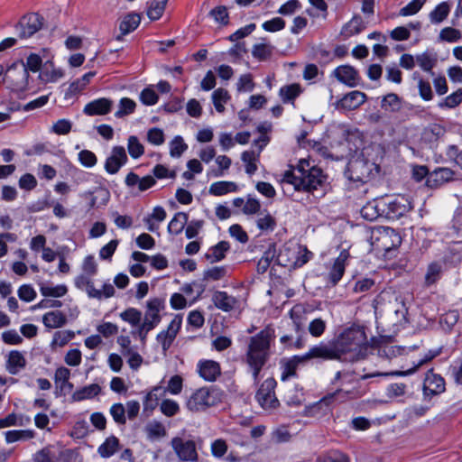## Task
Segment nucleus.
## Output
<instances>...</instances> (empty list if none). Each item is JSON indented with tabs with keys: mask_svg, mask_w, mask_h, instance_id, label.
Returning <instances> with one entry per match:
<instances>
[{
	"mask_svg": "<svg viewBox=\"0 0 462 462\" xmlns=\"http://www.w3.org/2000/svg\"><path fill=\"white\" fill-rule=\"evenodd\" d=\"M334 342L342 361L356 362L367 355L369 345L364 326L352 324L345 328Z\"/></svg>",
	"mask_w": 462,
	"mask_h": 462,
	"instance_id": "1",
	"label": "nucleus"
},
{
	"mask_svg": "<svg viewBox=\"0 0 462 462\" xmlns=\"http://www.w3.org/2000/svg\"><path fill=\"white\" fill-rule=\"evenodd\" d=\"M274 329L267 326L249 339L245 362L249 366L254 383L271 356V344L274 338Z\"/></svg>",
	"mask_w": 462,
	"mask_h": 462,
	"instance_id": "2",
	"label": "nucleus"
},
{
	"mask_svg": "<svg viewBox=\"0 0 462 462\" xmlns=\"http://www.w3.org/2000/svg\"><path fill=\"white\" fill-rule=\"evenodd\" d=\"M304 164L309 166L307 162H300V165L297 168L298 174L291 171H286L283 175L282 182L293 185L296 190L312 193L319 187H323L326 181V175L323 174L321 169L317 167L305 170Z\"/></svg>",
	"mask_w": 462,
	"mask_h": 462,
	"instance_id": "3",
	"label": "nucleus"
},
{
	"mask_svg": "<svg viewBox=\"0 0 462 462\" xmlns=\"http://www.w3.org/2000/svg\"><path fill=\"white\" fill-rule=\"evenodd\" d=\"M223 393L215 386L197 389L186 401V408L194 413L206 411L222 402Z\"/></svg>",
	"mask_w": 462,
	"mask_h": 462,
	"instance_id": "4",
	"label": "nucleus"
},
{
	"mask_svg": "<svg viewBox=\"0 0 462 462\" xmlns=\"http://www.w3.org/2000/svg\"><path fill=\"white\" fill-rule=\"evenodd\" d=\"M42 58L32 53L27 57L26 63H14L5 71L4 80L14 88H22L29 76L28 70L36 72L41 69Z\"/></svg>",
	"mask_w": 462,
	"mask_h": 462,
	"instance_id": "5",
	"label": "nucleus"
},
{
	"mask_svg": "<svg viewBox=\"0 0 462 462\" xmlns=\"http://www.w3.org/2000/svg\"><path fill=\"white\" fill-rule=\"evenodd\" d=\"M369 240L372 250L376 254H383L384 256L402 244V237L399 233L388 226L373 228Z\"/></svg>",
	"mask_w": 462,
	"mask_h": 462,
	"instance_id": "6",
	"label": "nucleus"
},
{
	"mask_svg": "<svg viewBox=\"0 0 462 462\" xmlns=\"http://www.w3.org/2000/svg\"><path fill=\"white\" fill-rule=\"evenodd\" d=\"M402 307H406L404 297L396 293H383L374 300L375 314L392 316V312Z\"/></svg>",
	"mask_w": 462,
	"mask_h": 462,
	"instance_id": "7",
	"label": "nucleus"
},
{
	"mask_svg": "<svg viewBox=\"0 0 462 462\" xmlns=\"http://www.w3.org/2000/svg\"><path fill=\"white\" fill-rule=\"evenodd\" d=\"M276 385L277 383L274 378H267L263 382L255 394V399L264 410H274L280 405L274 392Z\"/></svg>",
	"mask_w": 462,
	"mask_h": 462,
	"instance_id": "8",
	"label": "nucleus"
},
{
	"mask_svg": "<svg viewBox=\"0 0 462 462\" xmlns=\"http://www.w3.org/2000/svg\"><path fill=\"white\" fill-rule=\"evenodd\" d=\"M303 356L307 363L312 359L342 361L334 339L313 346Z\"/></svg>",
	"mask_w": 462,
	"mask_h": 462,
	"instance_id": "9",
	"label": "nucleus"
},
{
	"mask_svg": "<svg viewBox=\"0 0 462 462\" xmlns=\"http://www.w3.org/2000/svg\"><path fill=\"white\" fill-rule=\"evenodd\" d=\"M171 445L181 462H198L199 454L194 440L175 437L171 440Z\"/></svg>",
	"mask_w": 462,
	"mask_h": 462,
	"instance_id": "10",
	"label": "nucleus"
},
{
	"mask_svg": "<svg viewBox=\"0 0 462 462\" xmlns=\"http://www.w3.org/2000/svg\"><path fill=\"white\" fill-rule=\"evenodd\" d=\"M164 300L153 298L146 302V310L142 324L155 328L162 320L160 312L164 310Z\"/></svg>",
	"mask_w": 462,
	"mask_h": 462,
	"instance_id": "11",
	"label": "nucleus"
},
{
	"mask_svg": "<svg viewBox=\"0 0 462 462\" xmlns=\"http://www.w3.org/2000/svg\"><path fill=\"white\" fill-rule=\"evenodd\" d=\"M42 21L43 18L35 13L24 15L16 25V29L19 30V37L24 39L33 35L42 28Z\"/></svg>",
	"mask_w": 462,
	"mask_h": 462,
	"instance_id": "12",
	"label": "nucleus"
},
{
	"mask_svg": "<svg viewBox=\"0 0 462 462\" xmlns=\"http://www.w3.org/2000/svg\"><path fill=\"white\" fill-rule=\"evenodd\" d=\"M332 76L348 88H355L361 81L359 72L350 65L338 66L333 70Z\"/></svg>",
	"mask_w": 462,
	"mask_h": 462,
	"instance_id": "13",
	"label": "nucleus"
},
{
	"mask_svg": "<svg viewBox=\"0 0 462 462\" xmlns=\"http://www.w3.org/2000/svg\"><path fill=\"white\" fill-rule=\"evenodd\" d=\"M127 160L125 149L123 146H115L106 160L105 170L109 174H116L127 162Z\"/></svg>",
	"mask_w": 462,
	"mask_h": 462,
	"instance_id": "14",
	"label": "nucleus"
},
{
	"mask_svg": "<svg viewBox=\"0 0 462 462\" xmlns=\"http://www.w3.org/2000/svg\"><path fill=\"white\" fill-rule=\"evenodd\" d=\"M373 163L363 159H356L348 164V169L351 172L350 179L355 181L366 182L372 172Z\"/></svg>",
	"mask_w": 462,
	"mask_h": 462,
	"instance_id": "15",
	"label": "nucleus"
},
{
	"mask_svg": "<svg viewBox=\"0 0 462 462\" xmlns=\"http://www.w3.org/2000/svg\"><path fill=\"white\" fill-rule=\"evenodd\" d=\"M342 393L341 389L328 393L312 405L307 406L304 410V415L310 417L322 416L328 411L329 405L334 402L335 397Z\"/></svg>",
	"mask_w": 462,
	"mask_h": 462,
	"instance_id": "16",
	"label": "nucleus"
},
{
	"mask_svg": "<svg viewBox=\"0 0 462 462\" xmlns=\"http://www.w3.org/2000/svg\"><path fill=\"white\" fill-rule=\"evenodd\" d=\"M282 374L281 380L285 382L292 377H297V369L300 365H304L307 364V361L304 358V356H293L291 358H283L280 362Z\"/></svg>",
	"mask_w": 462,
	"mask_h": 462,
	"instance_id": "17",
	"label": "nucleus"
},
{
	"mask_svg": "<svg viewBox=\"0 0 462 462\" xmlns=\"http://www.w3.org/2000/svg\"><path fill=\"white\" fill-rule=\"evenodd\" d=\"M366 95L361 91L354 90L346 94L336 103L337 109L354 110L366 101Z\"/></svg>",
	"mask_w": 462,
	"mask_h": 462,
	"instance_id": "18",
	"label": "nucleus"
},
{
	"mask_svg": "<svg viewBox=\"0 0 462 462\" xmlns=\"http://www.w3.org/2000/svg\"><path fill=\"white\" fill-rule=\"evenodd\" d=\"M113 101L111 99L101 97L88 103L83 109V113L89 116H105L111 112Z\"/></svg>",
	"mask_w": 462,
	"mask_h": 462,
	"instance_id": "19",
	"label": "nucleus"
},
{
	"mask_svg": "<svg viewBox=\"0 0 462 462\" xmlns=\"http://www.w3.org/2000/svg\"><path fill=\"white\" fill-rule=\"evenodd\" d=\"M199 375L206 381L215 382L221 374L219 363L213 360L200 361L198 365Z\"/></svg>",
	"mask_w": 462,
	"mask_h": 462,
	"instance_id": "20",
	"label": "nucleus"
},
{
	"mask_svg": "<svg viewBox=\"0 0 462 462\" xmlns=\"http://www.w3.org/2000/svg\"><path fill=\"white\" fill-rule=\"evenodd\" d=\"M215 306L226 312H229L236 306L238 300L228 295L226 291H217L212 297Z\"/></svg>",
	"mask_w": 462,
	"mask_h": 462,
	"instance_id": "21",
	"label": "nucleus"
},
{
	"mask_svg": "<svg viewBox=\"0 0 462 462\" xmlns=\"http://www.w3.org/2000/svg\"><path fill=\"white\" fill-rule=\"evenodd\" d=\"M141 16L136 13L126 14L119 24L121 34L116 36V40L121 41L123 36L134 32L140 24Z\"/></svg>",
	"mask_w": 462,
	"mask_h": 462,
	"instance_id": "22",
	"label": "nucleus"
},
{
	"mask_svg": "<svg viewBox=\"0 0 462 462\" xmlns=\"http://www.w3.org/2000/svg\"><path fill=\"white\" fill-rule=\"evenodd\" d=\"M230 249L229 243L226 241H220L216 245L211 246L205 254V258L211 263L223 260L226 253Z\"/></svg>",
	"mask_w": 462,
	"mask_h": 462,
	"instance_id": "23",
	"label": "nucleus"
},
{
	"mask_svg": "<svg viewBox=\"0 0 462 462\" xmlns=\"http://www.w3.org/2000/svg\"><path fill=\"white\" fill-rule=\"evenodd\" d=\"M25 365L26 360L21 352L13 350L9 353L6 362V370L11 374H16L21 369L24 368Z\"/></svg>",
	"mask_w": 462,
	"mask_h": 462,
	"instance_id": "24",
	"label": "nucleus"
},
{
	"mask_svg": "<svg viewBox=\"0 0 462 462\" xmlns=\"http://www.w3.org/2000/svg\"><path fill=\"white\" fill-rule=\"evenodd\" d=\"M300 253V247L291 248L285 246L277 254V264L284 267H293V260Z\"/></svg>",
	"mask_w": 462,
	"mask_h": 462,
	"instance_id": "25",
	"label": "nucleus"
},
{
	"mask_svg": "<svg viewBox=\"0 0 462 462\" xmlns=\"http://www.w3.org/2000/svg\"><path fill=\"white\" fill-rule=\"evenodd\" d=\"M346 256L341 253L340 255L335 260L332 268L328 273V281L332 285H336L343 277L345 273V261Z\"/></svg>",
	"mask_w": 462,
	"mask_h": 462,
	"instance_id": "26",
	"label": "nucleus"
},
{
	"mask_svg": "<svg viewBox=\"0 0 462 462\" xmlns=\"http://www.w3.org/2000/svg\"><path fill=\"white\" fill-rule=\"evenodd\" d=\"M101 387L97 383H92L75 391L71 396L74 402H81L86 399H92L98 395Z\"/></svg>",
	"mask_w": 462,
	"mask_h": 462,
	"instance_id": "27",
	"label": "nucleus"
},
{
	"mask_svg": "<svg viewBox=\"0 0 462 462\" xmlns=\"http://www.w3.org/2000/svg\"><path fill=\"white\" fill-rule=\"evenodd\" d=\"M42 322L50 328H61L67 322L66 316L59 310L50 311L43 315Z\"/></svg>",
	"mask_w": 462,
	"mask_h": 462,
	"instance_id": "28",
	"label": "nucleus"
},
{
	"mask_svg": "<svg viewBox=\"0 0 462 462\" xmlns=\"http://www.w3.org/2000/svg\"><path fill=\"white\" fill-rule=\"evenodd\" d=\"M366 25L360 15H355L353 18L343 27L341 34L345 37H350L358 34L365 29Z\"/></svg>",
	"mask_w": 462,
	"mask_h": 462,
	"instance_id": "29",
	"label": "nucleus"
},
{
	"mask_svg": "<svg viewBox=\"0 0 462 462\" xmlns=\"http://www.w3.org/2000/svg\"><path fill=\"white\" fill-rule=\"evenodd\" d=\"M273 260L277 261V250L275 245L272 244L258 261L257 272L259 273H265Z\"/></svg>",
	"mask_w": 462,
	"mask_h": 462,
	"instance_id": "30",
	"label": "nucleus"
},
{
	"mask_svg": "<svg viewBox=\"0 0 462 462\" xmlns=\"http://www.w3.org/2000/svg\"><path fill=\"white\" fill-rule=\"evenodd\" d=\"M189 217L184 212H178L174 215L168 226V232L174 235H179L184 229Z\"/></svg>",
	"mask_w": 462,
	"mask_h": 462,
	"instance_id": "31",
	"label": "nucleus"
},
{
	"mask_svg": "<svg viewBox=\"0 0 462 462\" xmlns=\"http://www.w3.org/2000/svg\"><path fill=\"white\" fill-rule=\"evenodd\" d=\"M168 0H150L148 2L147 15L152 20L160 19L165 10Z\"/></svg>",
	"mask_w": 462,
	"mask_h": 462,
	"instance_id": "32",
	"label": "nucleus"
},
{
	"mask_svg": "<svg viewBox=\"0 0 462 462\" xmlns=\"http://www.w3.org/2000/svg\"><path fill=\"white\" fill-rule=\"evenodd\" d=\"M230 99V95L228 91L225 88H218L212 93V102L216 110L218 113H224L225 111V104H226Z\"/></svg>",
	"mask_w": 462,
	"mask_h": 462,
	"instance_id": "33",
	"label": "nucleus"
},
{
	"mask_svg": "<svg viewBox=\"0 0 462 462\" xmlns=\"http://www.w3.org/2000/svg\"><path fill=\"white\" fill-rule=\"evenodd\" d=\"M238 189L237 185L232 181H217L209 188V193L214 196H222L229 192H235Z\"/></svg>",
	"mask_w": 462,
	"mask_h": 462,
	"instance_id": "34",
	"label": "nucleus"
},
{
	"mask_svg": "<svg viewBox=\"0 0 462 462\" xmlns=\"http://www.w3.org/2000/svg\"><path fill=\"white\" fill-rule=\"evenodd\" d=\"M300 93L301 88L300 84L297 83L283 86L279 91V95L283 103L293 102Z\"/></svg>",
	"mask_w": 462,
	"mask_h": 462,
	"instance_id": "35",
	"label": "nucleus"
},
{
	"mask_svg": "<svg viewBox=\"0 0 462 462\" xmlns=\"http://www.w3.org/2000/svg\"><path fill=\"white\" fill-rule=\"evenodd\" d=\"M118 447L119 439L115 436H110L98 448V453L102 457H109L117 451Z\"/></svg>",
	"mask_w": 462,
	"mask_h": 462,
	"instance_id": "36",
	"label": "nucleus"
},
{
	"mask_svg": "<svg viewBox=\"0 0 462 462\" xmlns=\"http://www.w3.org/2000/svg\"><path fill=\"white\" fill-rule=\"evenodd\" d=\"M145 432L150 439L163 438L167 434L164 425L157 420L149 422L145 426Z\"/></svg>",
	"mask_w": 462,
	"mask_h": 462,
	"instance_id": "37",
	"label": "nucleus"
},
{
	"mask_svg": "<svg viewBox=\"0 0 462 462\" xmlns=\"http://www.w3.org/2000/svg\"><path fill=\"white\" fill-rule=\"evenodd\" d=\"M135 107L136 103L133 99L129 97H123L119 101L118 110L115 113V116L117 118H123L133 114Z\"/></svg>",
	"mask_w": 462,
	"mask_h": 462,
	"instance_id": "38",
	"label": "nucleus"
},
{
	"mask_svg": "<svg viewBox=\"0 0 462 462\" xmlns=\"http://www.w3.org/2000/svg\"><path fill=\"white\" fill-rule=\"evenodd\" d=\"M256 225L261 231H273L276 226V220L269 212L264 210V212L260 213Z\"/></svg>",
	"mask_w": 462,
	"mask_h": 462,
	"instance_id": "39",
	"label": "nucleus"
},
{
	"mask_svg": "<svg viewBox=\"0 0 462 462\" xmlns=\"http://www.w3.org/2000/svg\"><path fill=\"white\" fill-rule=\"evenodd\" d=\"M120 318L133 327H138L142 324V312L135 308H128L120 313Z\"/></svg>",
	"mask_w": 462,
	"mask_h": 462,
	"instance_id": "40",
	"label": "nucleus"
},
{
	"mask_svg": "<svg viewBox=\"0 0 462 462\" xmlns=\"http://www.w3.org/2000/svg\"><path fill=\"white\" fill-rule=\"evenodd\" d=\"M381 106L387 111L396 112L402 108V101L396 94L390 93L383 97Z\"/></svg>",
	"mask_w": 462,
	"mask_h": 462,
	"instance_id": "41",
	"label": "nucleus"
},
{
	"mask_svg": "<svg viewBox=\"0 0 462 462\" xmlns=\"http://www.w3.org/2000/svg\"><path fill=\"white\" fill-rule=\"evenodd\" d=\"M258 157L259 152L256 154L253 151H245L242 153L241 159L245 163V172L247 174L252 175L257 171L256 162Z\"/></svg>",
	"mask_w": 462,
	"mask_h": 462,
	"instance_id": "42",
	"label": "nucleus"
},
{
	"mask_svg": "<svg viewBox=\"0 0 462 462\" xmlns=\"http://www.w3.org/2000/svg\"><path fill=\"white\" fill-rule=\"evenodd\" d=\"M458 317L457 310H448L442 314L439 318L440 328L445 331L450 330L457 322Z\"/></svg>",
	"mask_w": 462,
	"mask_h": 462,
	"instance_id": "43",
	"label": "nucleus"
},
{
	"mask_svg": "<svg viewBox=\"0 0 462 462\" xmlns=\"http://www.w3.org/2000/svg\"><path fill=\"white\" fill-rule=\"evenodd\" d=\"M34 437V432L30 430H8L5 432V440L13 443L18 440H27Z\"/></svg>",
	"mask_w": 462,
	"mask_h": 462,
	"instance_id": "44",
	"label": "nucleus"
},
{
	"mask_svg": "<svg viewBox=\"0 0 462 462\" xmlns=\"http://www.w3.org/2000/svg\"><path fill=\"white\" fill-rule=\"evenodd\" d=\"M127 150L130 156L134 159H138L144 153L143 145L140 143L139 139L134 135L129 136L127 142Z\"/></svg>",
	"mask_w": 462,
	"mask_h": 462,
	"instance_id": "45",
	"label": "nucleus"
},
{
	"mask_svg": "<svg viewBox=\"0 0 462 462\" xmlns=\"http://www.w3.org/2000/svg\"><path fill=\"white\" fill-rule=\"evenodd\" d=\"M327 328V322L321 318L312 319L309 326L308 331L313 337H320L323 336Z\"/></svg>",
	"mask_w": 462,
	"mask_h": 462,
	"instance_id": "46",
	"label": "nucleus"
},
{
	"mask_svg": "<svg viewBox=\"0 0 462 462\" xmlns=\"http://www.w3.org/2000/svg\"><path fill=\"white\" fill-rule=\"evenodd\" d=\"M361 215L365 219L374 221L382 215V212L378 208V204L375 201H373L368 202L362 208Z\"/></svg>",
	"mask_w": 462,
	"mask_h": 462,
	"instance_id": "47",
	"label": "nucleus"
},
{
	"mask_svg": "<svg viewBox=\"0 0 462 462\" xmlns=\"http://www.w3.org/2000/svg\"><path fill=\"white\" fill-rule=\"evenodd\" d=\"M188 149V145L184 143L181 136H175L170 143V154L171 157H180Z\"/></svg>",
	"mask_w": 462,
	"mask_h": 462,
	"instance_id": "48",
	"label": "nucleus"
},
{
	"mask_svg": "<svg viewBox=\"0 0 462 462\" xmlns=\"http://www.w3.org/2000/svg\"><path fill=\"white\" fill-rule=\"evenodd\" d=\"M317 462H349V457L338 450H331L319 457Z\"/></svg>",
	"mask_w": 462,
	"mask_h": 462,
	"instance_id": "49",
	"label": "nucleus"
},
{
	"mask_svg": "<svg viewBox=\"0 0 462 462\" xmlns=\"http://www.w3.org/2000/svg\"><path fill=\"white\" fill-rule=\"evenodd\" d=\"M41 293L45 297H62L64 296L68 289L65 285H57L55 287H50L45 284L41 285L40 287Z\"/></svg>",
	"mask_w": 462,
	"mask_h": 462,
	"instance_id": "50",
	"label": "nucleus"
},
{
	"mask_svg": "<svg viewBox=\"0 0 462 462\" xmlns=\"http://www.w3.org/2000/svg\"><path fill=\"white\" fill-rule=\"evenodd\" d=\"M161 386H155L148 393L143 400V412H152L158 405V397L156 392L161 390Z\"/></svg>",
	"mask_w": 462,
	"mask_h": 462,
	"instance_id": "51",
	"label": "nucleus"
},
{
	"mask_svg": "<svg viewBox=\"0 0 462 462\" xmlns=\"http://www.w3.org/2000/svg\"><path fill=\"white\" fill-rule=\"evenodd\" d=\"M439 37L440 41L455 42L462 38V33L457 29L452 27H446L440 31Z\"/></svg>",
	"mask_w": 462,
	"mask_h": 462,
	"instance_id": "52",
	"label": "nucleus"
},
{
	"mask_svg": "<svg viewBox=\"0 0 462 462\" xmlns=\"http://www.w3.org/2000/svg\"><path fill=\"white\" fill-rule=\"evenodd\" d=\"M160 410L162 414H164L167 417H172L179 413L180 411V405L177 402L171 400V399H165L161 402Z\"/></svg>",
	"mask_w": 462,
	"mask_h": 462,
	"instance_id": "53",
	"label": "nucleus"
},
{
	"mask_svg": "<svg viewBox=\"0 0 462 462\" xmlns=\"http://www.w3.org/2000/svg\"><path fill=\"white\" fill-rule=\"evenodd\" d=\"M462 102V89H457L439 103V107L454 108Z\"/></svg>",
	"mask_w": 462,
	"mask_h": 462,
	"instance_id": "54",
	"label": "nucleus"
},
{
	"mask_svg": "<svg viewBox=\"0 0 462 462\" xmlns=\"http://www.w3.org/2000/svg\"><path fill=\"white\" fill-rule=\"evenodd\" d=\"M427 0H413L404 7L401 8L399 15L409 16L417 14L424 5Z\"/></svg>",
	"mask_w": 462,
	"mask_h": 462,
	"instance_id": "55",
	"label": "nucleus"
},
{
	"mask_svg": "<svg viewBox=\"0 0 462 462\" xmlns=\"http://www.w3.org/2000/svg\"><path fill=\"white\" fill-rule=\"evenodd\" d=\"M110 414L118 425H125L126 422L125 408L122 403H115L110 408Z\"/></svg>",
	"mask_w": 462,
	"mask_h": 462,
	"instance_id": "56",
	"label": "nucleus"
},
{
	"mask_svg": "<svg viewBox=\"0 0 462 462\" xmlns=\"http://www.w3.org/2000/svg\"><path fill=\"white\" fill-rule=\"evenodd\" d=\"M183 387V379L180 375L176 374L171 377L168 382L164 393L168 392L171 394L177 395L181 393Z\"/></svg>",
	"mask_w": 462,
	"mask_h": 462,
	"instance_id": "57",
	"label": "nucleus"
},
{
	"mask_svg": "<svg viewBox=\"0 0 462 462\" xmlns=\"http://www.w3.org/2000/svg\"><path fill=\"white\" fill-rule=\"evenodd\" d=\"M252 54L259 60H265L272 55V49L264 43H258L254 45Z\"/></svg>",
	"mask_w": 462,
	"mask_h": 462,
	"instance_id": "58",
	"label": "nucleus"
},
{
	"mask_svg": "<svg viewBox=\"0 0 462 462\" xmlns=\"http://www.w3.org/2000/svg\"><path fill=\"white\" fill-rule=\"evenodd\" d=\"M454 172L448 168H435V186L444 184L453 179Z\"/></svg>",
	"mask_w": 462,
	"mask_h": 462,
	"instance_id": "59",
	"label": "nucleus"
},
{
	"mask_svg": "<svg viewBox=\"0 0 462 462\" xmlns=\"http://www.w3.org/2000/svg\"><path fill=\"white\" fill-rule=\"evenodd\" d=\"M75 333L71 330H62L54 333L52 344L63 346L68 344L73 337Z\"/></svg>",
	"mask_w": 462,
	"mask_h": 462,
	"instance_id": "60",
	"label": "nucleus"
},
{
	"mask_svg": "<svg viewBox=\"0 0 462 462\" xmlns=\"http://www.w3.org/2000/svg\"><path fill=\"white\" fill-rule=\"evenodd\" d=\"M227 443L222 439H217L211 443V453L217 458L222 457L227 452Z\"/></svg>",
	"mask_w": 462,
	"mask_h": 462,
	"instance_id": "61",
	"label": "nucleus"
},
{
	"mask_svg": "<svg viewBox=\"0 0 462 462\" xmlns=\"http://www.w3.org/2000/svg\"><path fill=\"white\" fill-rule=\"evenodd\" d=\"M226 273V270L223 266L213 267L204 272V281H218L221 280Z\"/></svg>",
	"mask_w": 462,
	"mask_h": 462,
	"instance_id": "62",
	"label": "nucleus"
},
{
	"mask_svg": "<svg viewBox=\"0 0 462 462\" xmlns=\"http://www.w3.org/2000/svg\"><path fill=\"white\" fill-rule=\"evenodd\" d=\"M79 160L82 165L88 168L95 166L97 162L96 154L89 150H82L79 152Z\"/></svg>",
	"mask_w": 462,
	"mask_h": 462,
	"instance_id": "63",
	"label": "nucleus"
},
{
	"mask_svg": "<svg viewBox=\"0 0 462 462\" xmlns=\"http://www.w3.org/2000/svg\"><path fill=\"white\" fill-rule=\"evenodd\" d=\"M159 97L156 92L151 88H144L140 94V100L145 106H152L158 102Z\"/></svg>",
	"mask_w": 462,
	"mask_h": 462,
	"instance_id": "64",
	"label": "nucleus"
}]
</instances>
